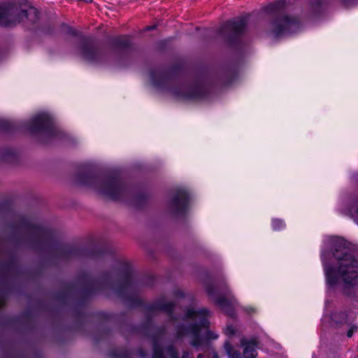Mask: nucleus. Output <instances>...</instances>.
Instances as JSON below:
<instances>
[{"label": "nucleus", "mask_w": 358, "mask_h": 358, "mask_svg": "<svg viewBox=\"0 0 358 358\" xmlns=\"http://www.w3.org/2000/svg\"><path fill=\"white\" fill-rule=\"evenodd\" d=\"M235 329L234 327L232 326H228L226 329H225V333L227 334V335H234L235 334Z\"/></svg>", "instance_id": "obj_21"}, {"label": "nucleus", "mask_w": 358, "mask_h": 358, "mask_svg": "<svg viewBox=\"0 0 358 358\" xmlns=\"http://www.w3.org/2000/svg\"><path fill=\"white\" fill-rule=\"evenodd\" d=\"M299 29V23L294 18L280 15L271 23L270 32L275 38L294 33Z\"/></svg>", "instance_id": "obj_8"}, {"label": "nucleus", "mask_w": 358, "mask_h": 358, "mask_svg": "<svg viewBox=\"0 0 358 358\" xmlns=\"http://www.w3.org/2000/svg\"><path fill=\"white\" fill-rule=\"evenodd\" d=\"M188 203L187 193L184 189H178L170 201V209L176 214L182 213Z\"/></svg>", "instance_id": "obj_12"}, {"label": "nucleus", "mask_w": 358, "mask_h": 358, "mask_svg": "<svg viewBox=\"0 0 358 358\" xmlns=\"http://www.w3.org/2000/svg\"><path fill=\"white\" fill-rule=\"evenodd\" d=\"M206 291L215 303L229 315H233L234 308L237 305V300L231 294L225 285H208Z\"/></svg>", "instance_id": "obj_7"}, {"label": "nucleus", "mask_w": 358, "mask_h": 358, "mask_svg": "<svg viewBox=\"0 0 358 358\" xmlns=\"http://www.w3.org/2000/svg\"><path fill=\"white\" fill-rule=\"evenodd\" d=\"M175 296L176 297H183L184 296V293H183L182 291L178 289V290L176 291Z\"/></svg>", "instance_id": "obj_25"}, {"label": "nucleus", "mask_w": 358, "mask_h": 358, "mask_svg": "<svg viewBox=\"0 0 358 358\" xmlns=\"http://www.w3.org/2000/svg\"><path fill=\"white\" fill-rule=\"evenodd\" d=\"M209 315L210 312L205 308H187L183 317L182 325L178 330V336H190L192 338V345L194 347L199 346L201 344V332L202 329L206 330V339H217L218 335L208 329Z\"/></svg>", "instance_id": "obj_3"}, {"label": "nucleus", "mask_w": 358, "mask_h": 358, "mask_svg": "<svg viewBox=\"0 0 358 358\" xmlns=\"http://www.w3.org/2000/svg\"><path fill=\"white\" fill-rule=\"evenodd\" d=\"M150 78L152 80L153 85H155V86H159L161 84V81L164 80L165 76L164 74L161 73H157L155 72H152L150 73Z\"/></svg>", "instance_id": "obj_17"}, {"label": "nucleus", "mask_w": 358, "mask_h": 358, "mask_svg": "<svg viewBox=\"0 0 358 358\" xmlns=\"http://www.w3.org/2000/svg\"><path fill=\"white\" fill-rule=\"evenodd\" d=\"M244 309H245V312L249 314L255 313V309L252 307H246Z\"/></svg>", "instance_id": "obj_23"}, {"label": "nucleus", "mask_w": 358, "mask_h": 358, "mask_svg": "<svg viewBox=\"0 0 358 358\" xmlns=\"http://www.w3.org/2000/svg\"><path fill=\"white\" fill-rule=\"evenodd\" d=\"M285 224L280 220H274L273 221V227L275 230H278L280 228L283 227Z\"/></svg>", "instance_id": "obj_20"}, {"label": "nucleus", "mask_w": 358, "mask_h": 358, "mask_svg": "<svg viewBox=\"0 0 358 358\" xmlns=\"http://www.w3.org/2000/svg\"><path fill=\"white\" fill-rule=\"evenodd\" d=\"M24 18H27L31 22H35L38 19L36 8L29 6L25 9L11 3L0 5V26H14L22 21Z\"/></svg>", "instance_id": "obj_4"}, {"label": "nucleus", "mask_w": 358, "mask_h": 358, "mask_svg": "<svg viewBox=\"0 0 358 358\" xmlns=\"http://www.w3.org/2000/svg\"><path fill=\"white\" fill-rule=\"evenodd\" d=\"M193 354L189 352H184L182 358H193Z\"/></svg>", "instance_id": "obj_22"}, {"label": "nucleus", "mask_w": 358, "mask_h": 358, "mask_svg": "<svg viewBox=\"0 0 358 358\" xmlns=\"http://www.w3.org/2000/svg\"><path fill=\"white\" fill-rule=\"evenodd\" d=\"M345 2H347V1H348V0H345Z\"/></svg>", "instance_id": "obj_30"}, {"label": "nucleus", "mask_w": 358, "mask_h": 358, "mask_svg": "<svg viewBox=\"0 0 358 358\" xmlns=\"http://www.w3.org/2000/svg\"><path fill=\"white\" fill-rule=\"evenodd\" d=\"M165 352L170 358H178V352L172 346L170 345L165 349ZM152 358H165L164 350L159 348L156 344L154 346V353Z\"/></svg>", "instance_id": "obj_15"}, {"label": "nucleus", "mask_w": 358, "mask_h": 358, "mask_svg": "<svg viewBox=\"0 0 358 358\" xmlns=\"http://www.w3.org/2000/svg\"><path fill=\"white\" fill-rule=\"evenodd\" d=\"M71 34L72 35H77V31H75V30H72V31H71Z\"/></svg>", "instance_id": "obj_28"}, {"label": "nucleus", "mask_w": 358, "mask_h": 358, "mask_svg": "<svg viewBox=\"0 0 358 358\" xmlns=\"http://www.w3.org/2000/svg\"><path fill=\"white\" fill-rule=\"evenodd\" d=\"M173 305L172 303H162L157 305V308L160 310L169 313L172 310Z\"/></svg>", "instance_id": "obj_19"}, {"label": "nucleus", "mask_w": 358, "mask_h": 358, "mask_svg": "<svg viewBox=\"0 0 358 358\" xmlns=\"http://www.w3.org/2000/svg\"><path fill=\"white\" fill-rule=\"evenodd\" d=\"M320 258L324 268L358 267V252L350 243L338 236H329L324 239Z\"/></svg>", "instance_id": "obj_1"}, {"label": "nucleus", "mask_w": 358, "mask_h": 358, "mask_svg": "<svg viewBox=\"0 0 358 358\" xmlns=\"http://www.w3.org/2000/svg\"><path fill=\"white\" fill-rule=\"evenodd\" d=\"M247 25L246 20L244 17L229 21L221 28V33L228 38H234L243 34Z\"/></svg>", "instance_id": "obj_11"}, {"label": "nucleus", "mask_w": 358, "mask_h": 358, "mask_svg": "<svg viewBox=\"0 0 358 358\" xmlns=\"http://www.w3.org/2000/svg\"><path fill=\"white\" fill-rule=\"evenodd\" d=\"M197 358H205V357H204V356H203V355H199L197 356Z\"/></svg>", "instance_id": "obj_29"}, {"label": "nucleus", "mask_w": 358, "mask_h": 358, "mask_svg": "<svg viewBox=\"0 0 358 358\" xmlns=\"http://www.w3.org/2000/svg\"><path fill=\"white\" fill-rule=\"evenodd\" d=\"M327 283L332 288L341 287L347 294L358 285V274L356 270H327Z\"/></svg>", "instance_id": "obj_6"}, {"label": "nucleus", "mask_w": 358, "mask_h": 358, "mask_svg": "<svg viewBox=\"0 0 358 358\" xmlns=\"http://www.w3.org/2000/svg\"><path fill=\"white\" fill-rule=\"evenodd\" d=\"M2 124L0 125V127L3 129H7V124H8V122H6V121H2Z\"/></svg>", "instance_id": "obj_26"}, {"label": "nucleus", "mask_w": 358, "mask_h": 358, "mask_svg": "<svg viewBox=\"0 0 358 358\" xmlns=\"http://www.w3.org/2000/svg\"><path fill=\"white\" fill-rule=\"evenodd\" d=\"M357 329V327H352L348 332H347V336L348 337L350 338L352 335H353V333H354V331Z\"/></svg>", "instance_id": "obj_24"}, {"label": "nucleus", "mask_w": 358, "mask_h": 358, "mask_svg": "<svg viewBox=\"0 0 358 358\" xmlns=\"http://www.w3.org/2000/svg\"><path fill=\"white\" fill-rule=\"evenodd\" d=\"M80 182L92 187L98 193L111 199H120L124 192L120 180L116 177H87Z\"/></svg>", "instance_id": "obj_5"}, {"label": "nucleus", "mask_w": 358, "mask_h": 358, "mask_svg": "<svg viewBox=\"0 0 358 358\" xmlns=\"http://www.w3.org/2000/svg\"><path fill=\"white\" fill-rule=\"evenodd\" d=\"M80 55L86 61L96 64L103 62L104 53L87 44H84L81 47Z\"/></svg>", "instance_id": "obj_13"}, {"label": "nucleus", "mask_w": 358, "mask_h": 358, "mask_svg": "<svg viewBox=\"0 0 358 358\" xmlns=\"http://www.w3.org/2000/svg\"><path fill=\"white\" fill-rule=\"evenodd\" d=\"M29 229L28 243L33 248H38L48 241L50 231L39 225L27 224Z\"/></svg>", "instance_id": "obj_10"}, {"label": "nucleus", "mask_w": 358, "mask_h": 358, "mask_svg": "<svg viewBox=\"0 0 358 358\" xmlns=\"http://www.w3.org/2000/svg\"><path fill=\"white\" fill-rule=\"evenodd\" d=\"M155 28V26H149V27H146L145 30L149 31V30L154 29Z\"/></svg>", "instance_id": "obj_27"}, {"label": "nucleus", "mask_w": 358, "mask_h": 358, "mask_svg": "<svg viewBox=\"0 0 358 358\" xmlns=\"http://www.w3.org/2000/svg\"><path fill=\"white\" fill-rule=\"evenodd\" d=\"M114 43L120 48H126L130 45V41L127 36L117 38L115 40Z\"/></svg>", "instance_id": "obj_18"}, {"label": "nucleus", "mask_w": 358, "mask_h": 358, "mask_svg": "<svg viewBox=\"0 0 358 358\" xmlns=\"http://www.w3.org/2000/svg\"><path fill=\"white\" fill-rule=\"evenodd\" d=\"M224 349L230 358H242L241 353L239 351L234 350L233 346L229 342L225 343Z\"/></svg>", "instance_id": "obj_16"}, {"label": "nucleus", "mask_w": 358, "mask_h": 358, "mask_svg": "<svg viewBox=\"0 0 358 358\" xmlns=\"http://www.w3.org/2000/svg\"><path fill=\"white\" fill-rule=\"evenodd\" d=\"M53 257L55 261L66 262L71 259H86L88 262H93L96 266L106 268H131L135 265L127 258L115 257L110 255L90 254L86 257L83 251L73 246H61L55 250Z\"/></svg>", "instance_id": "obj_2"}, {"label": "nucleus", "mask_w": 358, "mask_h": 358, "mask_svg": "<svg viewBox=\"0 0 358 358\" xmlns=\"http://www.w3.org/2000/svg\"><path fill=\"white\" fill-rule=\"evenodd\" d=\"M257 342L253 338L248 340L243 338L241 341V345L243 348V355L245 358H256L257 352L256 350Z\"/></svg>", "instance_id": "obj_14"}, {"label": "nucleus", "mask_w": 358, "mask_h": 358, "mask_svg": "<svg viewBox=\"0 0 358 358\" xmlns=\"http://www.w3.org/2000/svg\"><path fill=\"white\" fill-rule=\"evenodd\" d=\"M27 127L32 133L50 131L53 129V120L48 113H41L27 122Z\"/></svg>", "instance_id": "obj_9"}]
</instances>
